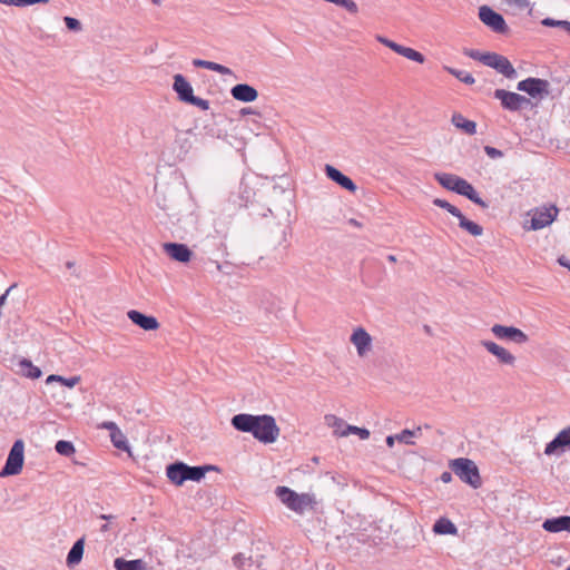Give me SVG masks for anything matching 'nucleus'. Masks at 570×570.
Here are the masks:
<instances>
[{
  "label": "nucleus",
  "instance_id": "f257e3e1",
  "mask_svg": "<svg viewBox=\"0 0 570 570\" xmlns=\"http://www.w3.org/2000/svg\"><path fill=\"white\" fill-rule=\"evenodd\" d=\"M230 424L235 430L250 433L256 440L265 444L275 442L279 435V428L275 419L268 414L239 413L232 417Z\"/></svg>",
  "mask_w": 570,
  "mask_h": 570
},
{
  "label": "nucleus",
  "instance_id": "f03ea898",
  "mask_svg": "<svg viewBox=\"0 0 570 570\" xmlns=\"http://www.w3.org/2000/svg\"><path fill=\"white\" fill-rule=\"evenodd\" d=\"M208 471H218V468L212 464L190 466L183 461H175L166 466L168 480L177 487L186 481L199 482Z\"/></svg>",
  "mask_w": 570,
  "mask_h": 570
},
{
  "label": "nucleus",
  "instance_id": "7ed1b4c3",
  "mask_svg": "<svg viewBox=\"0 0 570 570\" xmlns=\"http://www.w3.org/2000/svg\"><path fill=\"white\" fill-rule=\"evenodd\" d=\"M155 195L157 206L173 219L179 222L181 205L185 199L180 188L171 185L155 186Z\"/></svg>",
  "mask_w": 570,
  "mask_h": 570
},
{
  "label": "nucleus",
  "instance_id": "20e7f679",
  "mask_svg": "<svg viewBox=\"0 0 570 570\" xmlns=\"http://www.w3.org/2000/svg\"><path fill=\"white\" fill-rule=\"evenodd\" d=\"M434 179L445 189L458 195L466 197L475 205L488 208L489 204L484 202L475 190V188L464 178L448 173H435Z\"/></svg>",
  "mask_w": 570,
  "mask_h": 570
},
{
  "label": "nucleus",
  "instance_id": "39448f33",
  "mask_svg": "<svg viewBox=\"0 0 570 570\" xmlns=\"http://www.w3.org/2000/svg\"><path fill=\"white\" fill-rule=\"evenodd\" d=\"M275 494L288 509L301 514L304 513L307 508L313 509V505L316 503L313 494H298L285 485L277 487Z\"/></svg>",
  "mask_w": 570,
  "mask_h": 570
},
{
  "label": "nucleus",
  "instance_id": "423d86ee",
  "mask_svg": "<svg viewBox=\"0 0 570 570\" xmlns=\"http://www.w3.org/2000/svg\"><path fill=\"white\" fill-rule=\"evenodd\" d=\"M450 468L462 482L473 489H479L482 485L479 469L472 460L466 458L454 459L450 462Z\"/></svg>",
  "mask_w": 570,
  "mask_h": 570
},
{
  "label": "nucleus",
  "instance_id": "0eeeda50",
  "mask_svg": "<svg viewBox=\"0 0 570 570\" xmlns=\"http://www.w3.org/2000/svg\"><path fill=\"white\" fill-rule=\"evenodd\" d=\"M24 463V442L18 439L13 442L4 465L0 470V478L17 475L22 471Z\"/></svg>",
  "mask_w": 570,
  "mask_h": 570
},
{
  "label": "nucleus",
  "instance_id": "6e6552de",
  "mask_svg": "<svg viewBox=\"0 0 570 570\" xmlns=\"http://www.w3.org/2000/svg\"><path fill=\"white\" fill-rule=\"evenodd\" d=\"M493 96L501 101L502 108L509 111H520L532 106L530 98L504 89H495Z\"/></svg>",
  "mask_w": 570,
  "mask_h": 570
},
{
  "label": "nucleus",
  "instance_id": "1a4fd4ad",
  "mask_svg": "<svg viewBox=\"0 0 570 570\" xmlns=\"http://www.w3.org/2000/svg\"><path fill=\"white\" fill-rule=\"evenodd\" d=\"M479 19L495 33L505 35L509 32V27L503 16L487 4L479 8Z\"/></svg>",
  "mask_w": 570,
  "mask_h": 570
},
{
  "label": "nucleus",
  "instance_id": "9d476101",
  "mask_svg": "<svg viewBox=\"0 0 570 570\" xmlns=\"http://www.w3.org/2000/svg\"><path fill=\"white\" fill-rule=\"evenodd\" d=\"M484 66L493 68L508 79H515L518 77V72L510 60L497 52L487 51Z\"/></svg>",
  "mask_w": 570,
  "mask_h": 570
},
{
  "label": "nucleus",
  "instance_id": "9b49d317",
  "mask_svg": "<svg viewBox=\"0 0 570 570\" xmlns=\"http://www.w3.org/2000/svg\"><path fill=\"white\" fill-rule=\"evenodd\" d=\"M550 83L546 79L529 77L518 82L517 89L531 98H543L549 95Z\"/></svg>",
  "mask_w": 570,
  "mask_h": 570
},
{
  "label": "nucleus",
  "instance_id": "f8f14e48",
  "mask_svg": "<svg viewBox=\"0 0 570 570\" xmlns=\"http://www.w3.org/2000/svg\"><path fill=\"white\" fill-rule=\"evenodd\" d=\"M491 332L501 341L512 342L515 344H524L529 341V336L515 326L494 324L491 327Z\"/></svg>",
  "mask_w": 570,
  "mask_h": 570
},
{
  "label": "nucleus",
  "instance_id": "ddd939ff",
  "mask_svg": "<svg viewBox=\"0 0 570 570\" xmlns=\"http://www.w3.org/2000/svg\"><path fill=\"white\" fill-rule=\"evenodd\" d=\"M568 450H570V425L558 432V434L546 444L544 454L551 456Z\"/></svg>",
  "mask_w": 570,
  "mask_h": 570
},
{
  "label": "nucleus",
  "instance_id": "4468645a",
  "mask_svg": "<svg viewBox=\"0 0 570 570\" xmlns=\"http://www.w3.org/2000/svg\"><path fill=\"white\" fill-rule=\"evenodd\" d=\"M558 213L559 209L554 205L550 208L535 209L530 219V229L539 230L549 226L557 218Z\"/></svg>",
  "mask_w": 570,
  "mask_h": 570
},
{
  "label": "nucleus",
  "instance_id": "2eb2a0df",
  "mask_svg": "<svg viewBox=\"0 0 570 570\" xmlns=\"http://www.w3.org/2000/svg\"><path fill=\"white\" fill-rule=\"evenodd\" d=\"M490 354L497 357L500 364L514 366L515 356L495 342L483 340L480 343Z\"/></svg>",
  "mask_w": 570,
  "mask_h": 570
},
{
  "label": "nucleus",
  "instance_id": "dca6fc26",
  "mask_svg": "<svg viewBox=\"0 0 570 570\" xmlns=\"http://www.w3.org/2000/svg\"><path fill=\"white\" fill-rule=\"evenodd\" d=\"M165 253L174 261L179 263H188L193 256V252L186 244L165 243L163 245Z\"/></svg>",
  "mask_w": 570,
  "mask_h": 570
},
{
  "label": "nucleus",
  "instance_id": "f3484780",
  "mask_svg": "<svg viewBox=\"0 0 570 570\" xmlns=\"http://www.w3.org/2000/svg\"><path fill=\"white\" fill-rule=\"evenodd\" d=\"M128 318L137 326L145 331H156L160 324L155 316L146 315L139 311L130 309L127 313Z\"/></svg>",
  "mask_w": 570,
  "mask_h": 570
},
{
  "label": "nucleus",
  "instance_id": "a211bd4d",
  "mask_svg": "<svg viewBox=\"0 0 570 570\" xmlns=\"http://www.w3.org/2000/svg\"><path fill=\"white\" fill-rule=\"evenodd\" d=\"M325 174L327 178L340 185L342 188L354 193L357 189L356 184L346 175H344L341 170L335 168L332 165H325Z\"/></svg>",
  "mask_w": 570,
  "mask_h": 570
},
{
  "label": "nucleus",
  "instance_id": "6ab92c4d",
  "mask_svg": "<svg viewBox=\"0 0 570 570\" xmlns=\"http://www.w3.org/2000/svg\"><path fill=\"white\" fill-rule=\"evenodd\" d=\"M173 89L181 102L187 104L194 96L190 82L180 73L174 76Z\"/></svg>",
  "mask_w": 570,
  "mask_h": 570
},
{
  "label": "nucleus",
  "instance_id": "aec40b11",
  "mask_svg": "<svg viewBox=\"0 0 570 570\" xmlns=\"http://www.w3.org/2000/svg\"><path fill=\"white\" fill-rule=\"evenodd\" d=\"M230 95L235 100L242 102H253L258 98L256 88L248 83H237L230 89Z\"/></svg>",
  "mask_w": 570,
  "mask_h": 570
},
{
  "label": "nucleus",
  "instance_id": "412c9836",
  "mask_svg": "<svg viewBox=\"0 0 570 570\" xmlns=\"http://www.w3.org/2000/svg\"><path fill=\"white\" fill-rule=\"evenodd\" d=\"M351 342L355 345L357 354L364 356L371 350L372 337L363 327H357L351 336Z\"/></svg>",
  "mask_w": 570,
  "mask_h": 570
},
{
  "label": "nucleus",
  "instance_id": "4be33fe9",
  "mask_svg": "<svg viewBox=\"0 0 570 570\" xmlns=\"http://www.w3.org/2000/svg\"><path fill=\"white\" fill-rule=\"evenodd\" d=\"M544 531L550 533H558L561 531L570 532V515H560L546 519L542 523Z\"/></svg>",
  "mask_w": 570,
  "mask_h": 570
},
{
  "label": "nucleus",
  "instance_id": "5701e85b",
  "mask_svg": "<svg viewBox=\"0 0 570 570\" xmlns=\"http://www.w3.org/2000/svg\"><path fill=\"white\" fill-rule=\"evenodd\" d=\"M83 549H85V537L79 538L71 547L67 554V566L69 568H72L77 564H79L83 557Z\"/></svg>",
  "mask_w": 570,
  "mask_h": 570
},
{
  "label": "nucleus",
  "instance_id": "b1692460",
  "mask_svg": "<svg viewBox=\"0 0 570 570\" xmlns=\"http://www.w3.org/2000/svg\"><path fill=\"white\" fill-rule=\"evenodd\" d=\"M452 125L463 132L472 136L476 134V122L466 119L462 114L454 112L451 118Z\"/></svg>",
  "mask_w": 570,
  "mask_h": 570
},
{
  "label": "nucleus",
  "instance_id": "393cba45",
  "mask_svg": "<svg viewBox=\"0 0 570 570\" xmlns=\"http://www.w3.org/2000/svg\"><path fill=\"white\" fill-rule=\"evenodd\" d=\"M193 65L197 68H204L207 70H212L215 72H218L223 76H233L234 72L230 68L223 66L220 63L209 61V60H203V59H194Z\"/></svg>",
  "mask_w": 570,
  "mask_h": 570
},
{
  "label": "nucleus",
  "instance_id": "a878e982",
  "mask_svg": "<svg viewBox=\"0 0 570 570\" xmlns=\"http://www.w3.org/2000/svg\"><path fill=\"white\" fill-rule=\"evenodd\" d=\"M114 567L116 570H146L145 562L141 559L126 560L124 558H116Z\"/></svg>",
  "mask_w": 570,
  "mask_h": 570
},
{
  "label": "nucleus",
  "instance_id": "bb28decb",
  "mask_svg": "<svg viewBox=\"0 0 570 570\" xmlns=\"http://www.w3.org/2000/svg\"><path fill=\"white\" fill-rule=\"evenodd\" d=\"M433 532L436 534H456L458 528L455 524L448 518H440L433 524Z\"/></svg>",
  "mask_w": 570,
  "mask_h": 570
},
{
  "label": "nucleus",
  "instance_id": "cd10ccee",
  "mask_svg": "<svg viewBox=\"0 0 570 570\" xmlns=\"http://www.w3.org/2000/svg\"><path fill=\"white\" fill-rule=\"evenodd\" d=\"M456 218L459 219V226L466 230L469 234H471L472 236H481L483 234V227L480 226L479 224L468 219L463 214L462 212H460V215L456 216Z\"/></svg>",
  "mask_w": 570,
  "mask_h": 570
},
{
  "label": "nucleus",
  "instance_id": "c85d7f7f",
  "mask_svg": "<svg viewBox=\"0 0 570 570\" xmlns=\"http://www.w3.org/2000/svg\"><path fill=\"white\" fill-rule=\"evenodd\" d=\"M20 372L23 376L29 379H39L42 375L41 370L38 366H35L31 361L27 358H22L19 362Z\"/></svg>",
  "mask_w": 570,
  "mask_h": 570
},
{
  "label": "nucleus",
  "instance_id": "c756f323",
  "mask_svg": "<svg viewBox=\"0 0 570 570\" xmlns=\"http://www.w3.org/2000/svg\"><path fill=\"white\" fill-rule=\"evenodd\" d=\"M396 53L419 63H423L425 61V57L421 52L402 45H400Z\"/></svg>",
  "mask_w": 570,
  "mask_h": 570
},
{
  "label": "nucleus",
  "instance_id": "7c9ffc66",
  "mask_svg": "<svg viewBox=\"0 0 570 570\" xmlns=\"http://www.w3.org/2000/svg\"><path fill=\"white\" fill-rule=\"evenodd\" d=\"M444 69L465 85H473L475 82L474 77L468 71L459 70L452 67H444Z\"/></svg>",
  "mask_w": 570,
  "mask_h": 570
},
{
  "label": "nucleus",
  "instance_id": "2f4dec72",
  "mask_svg": "<svg viewBox=\"0 0 570 570\" xmlns=\"http://www.w3.org/2000/svg\"><path fill=\"white\" fill-rule=\"evenodd\" d=\"M110 440H111V443L114 444L115 448H117L119 450H122V451H128L129 450L127 438L120 431V429H118L112 434H110Z\"/></svg>",
  "mask_w": 570,
  "mask_h": 570
},
{
  "label": "nucleus",
  "instance_id": "473e14b6",
  "mask_svg": "<svg viewBox=\"0 0 570 570\" xmlns=\"http://www.w3.org/2000/svg\"><path fill=\"white\" fill-rule=\"evenodd\" d=\"M348 434H356L362 440L370 438V431L367 429L347 424L346 428L340 432V436H347Z\"/></svg>",
  "mask_w": 570,
  "mask_h": 570
},
{
  "label": "nucleus",
  "instance_id": "72a5a7b5",
  "mask_svg": "<svg viewBox=\"0 0 570 570\" xmlns=\"http://www.w3.org/2000/svg\"><path fill=\"white\" fill-rule=\"evenodd\" d=\"M55 450L63 456H70L76 452L73 443L66 440H59L55 445Z\"/></svg>",
  "mask_w": 570,
  "mask_h": 570
},
{
  "label": "nucleus",
  "instance_id": "f704fd0d",
  "mask_svg": "<svg viewBox=\"0 0 570 570\" xmlns=\"http://www.w3.org/2000/svg\"><path fill=\"white\" fill-rule=\"evenodd\" d=\"M541 23H542V26L550 27V28L559 27V28L566 30L570 35V21H568V20H556L553 18H544L541 21Z\"/></svg>",
  "mask_w": 570,
  "mask_h": 570
},
{
  "label": "nucleus",
  "instance_id": "c9c22d12",
  "mask_svg": "<svg viewBox=\"0 0 570 570\" xmlns=\"http://www.w3.org/2000/svg\"><path fill=\"white\" fill-rule=\"evenodd\" d=\"M326 2L342 7L352 14H356L358 12V6L353 0H326Z\"/></svg>",
  "mask_w": 570,
  "mask_h": 570
},
{
  "label": "nucleus",
  "instance_id": "e433bc0d",
  "mask_svg": "<svg viewBox=\"0 0 570 570\" xmlns=\"http://www.w3.org/2000/svg\"><path fill=\"white\" fill-rule=\"evenodd\" d=\"M433 204L440 208L445 209L448 213H450L452 216L456 217L460 215V209L455 207L454 205L450 204L448 200L435 198L433 200Z\"/></svg>",
  "mask_w": 570,
  "mask_h": 570
},
{
  "label": "nucleus",
  "instance_id": "4c0bfd02",
  "mask_svg": "<svg viewBox=\"0 0 570 570\" xmlns=\"http://www.w3.org/2000/svg\"><path fill=\"white\" fill-rule=\"evenodd\" d=\"M325 420H326L328 425L334 428V433L337 434L338 436H340V432L343 431L342 428H344V426L346 428L345 422L342 419H340V417H337L335 415H332V414L331 415H326Z\"/></svg>",
  "mask_w": 570,
  "mask_h": 570
},
{
  "label": "nucleus",
  "instance_id": "58836bf2",
  "mask_svg": "<svg viewBox=\"0 0 570 570\" xmlns=\"http://www.w3.org/2000/svg\"><path fill=\"white\" fill-rule=\"evenodd\" d=\"M394 438H396L401 443L413 445L414 441L412 439L415 438V432H410L409 429H405L400 433L394 434Z\"/></svg>",
  "mask_w": 570,
  "mask_h": 570
},
{
  "label": "nucleus",
  "instance_id": "ea45409f",
  "mask_svg": "<svg viewBox=\"0 0 570 570\" xmlns=\"http://www.w3.org/2000/svg\"><path fill=\"white\" fill-rule=\"evenodd\" d=\"M463 53L473 59V60H476V61H480L481 63L484 65V61H485V57H487V51L485 52H482V51H479V50H475V49H468L465 48L463 50Z\"/></svg>",
  "mask_w": 570,
  "mask_h": 570
},
{
  "label": "nucleus",
  "instance_id": "a19ab883",
  "mask_svg": "<svg viewBox=\"0 0 570 570\" xmlns=\"http://www.w3.org/2000/svg\"><path fill=\"white\" fill-rule=\"evenodd\" d=\"M63 21H65L66 27L70 31H80L81 30V22L78 19L72 18V17H65Z\"/></svg>",
  "mask_w": 570,
  "mask_h": 570
},
{
  "label": "nucleus",
  "instance_id": "79ce46f5",
  "mask_svg": "<svg viewBox=\"0 0 570 570\" xmlns=\"http://www.w3.org/2000/svg\"><path fill=\"white\" fill-rule=\"evenodd\" d=\"M187 104L196 106V107L200 108L202 110H208L209 105H210L208 100L197 97L195 95Z\"/></svg>",
  "mask_w": 570,
  "mask_h": 570
},
{
  "label": "nucleus",
  "instance_id": "37998d69",
  "mask_svg": "<svg viewBox=\"0 0 570 570\" xmlns=\"http://www.w3.org/2000/svg\"><path fill=\"white\" fill-rule=\"evenodd\" d=\"M377 41L386 46L394 52H397L400 45L382 36H377Z\"/></svg>",
  "mask_w": 570,
  "mask_h": 570
},
{
  "label": "nucleus",
  "instance_id": "c03bdc74",
  "mask_svg": "<svg viewBox=\"0 0 570 570\" xmlns=\"http://www.w3.org/2000/svg\"><path fill=\"white\" fill-rule=\"evenodd\" d=\"M484 153L492 159L500 158L503 156V153L500 149L492 146H485Z\"/></svg>",
  "mask_w": 570,
  "mask_h": 570
},
{
  "label": "nucleus",
  "instance_id": "a18cd8bd",
  "mask_svg": "<svg viewBox=\"0 0 570 570\" xmlns=\"http://www.w3.org/2000/svg\"><path fill=\"white\" fill-rule=\"evenodd\" d=\"M504 2L509 6L513 4L520 10H524L530 7L529 0H504Z\"/></svg>",
  "mask_w": 570,
  "mask_h": 570
},
{
  "label": "nucleus",
  "instance_id": "49530a36",
  "mask_svg": "<svg viewBox=\"0 0 570 570\" xmlns=\"http://www.w3.org/2000/svg\"><path fill=\"white\" fill-rule=\"evenodd\" d=\"M80 382V376L61 377V384L67 387H73Z\"/></svg>",
  "mask_w": 570,
  "mask_h": 570
},
{
  "label": "nucleus",
  "instance_id": "de8ad7c7",
  "mask_svg": "<svg viewBox=\"0 0 570 570\" xmlns=\"http://www.w3.org/2000/svg\"><path fill=\"white\" fill-rule=\"evenodd\" d=\"M99 428L109 431L110 434H112L115 431L119 429L118 425L112 421H105L99 425Z\"/></svg>",
  "mask_w": 570,
  "mask_h": 570
},
{
  "label": "nucleus",
  "instance_id": "09e8293b",
  "mask_svg": "<svg viewBox=\"0 0 570 570\" xmlns=\"http://www.w3.org/2000/svg\"><path fill=\"white\" fill-rule=\"evenodd\" d=\"M246 561V557L244 556V553H236L234 557H233V563L235 567L237 568H240L244 566Z\"/></svg>",
  "mask_w": 570,
  "mask_h": 570
},
{
  "label": "nucleus",
  "instance_id": "8fccbe9b",
  "mask_svg": "<svg viewBox=\"0 0 570 570\" xmlns=\"http://www.w3.org/2000/svg\"><path fill=\"white\" fill-rule=\"evenodd\" d=\"M239 114H240V116L255 115V116L261 117V112L258 110H255V109L250 108V107L242 108Z\"/></svg>",
  "mask_w": 570,
  "mask_h": 570
},
{
  "label": "nucleus",
  "instance_id": "3c124183",
  "mask_svg": "<svg viewBox=\"0 0 570 570\" xmlns=\"http://www.w3.org/2000/svg\"><path fill=\"white\" fill-rule=\"evenodd\" d=\"M440 480L443 482V483H449L452 481V473L449 472V471H444L442 472L441 476H440Z\"/></svg>",
  "mask_w": 570,
  "mask_h": 570
},
{
  "label": "nucleus",
  "instance_id": "603ef678",
  "mask_svg": "<svg viewBox=\"0 0 570 570\" xmlns=\"http://www.w3.org/2000/svg\"><path fill=\"white\" fill-rule=\"evenodd\" d=\"M61 375H57V374H51L47 377L46 380V383L47 384H50V383H53V382H60L61 383Z\"/></svg>",
  "mask_w": 570,
  "mask_h": 570
},
{
  "label": "nucleus",
  "instance_id": "864d4df0",
  "mask_svg": "<svg viewBox=\"0 0 570 570\" xmlns=\"http://www.w3.org/2000/svg\"><path fill=\"white\" fill-rule=\"evenodd\" d=\"M558 263L561 266H563V267H566V268H568L570 271V261L567 257H564V256L559 257L558 258Z\"/></svg>",
  "mask_w": 570,
  "mask_h": 570
},
{
  "label": "nucleus",
  "instance_id": "5fc2aeb1",
  "mask_svg": "<svg viewBox=\"0 0 570 570\" xmlns=\"http://www.w3.org/2000/svg\"><path fill=\"white\" fill-rule=\"evenodd\" d=\"M32 4L33 0H16V7H28Z\"/></svg>",
  "mask_w": 570,
  "mask_h": 570
},
{
  "label": "nucleus",
  "instance_id": "6e6d98bb",
  "mask_svg": "<svg viewBox=\"0 0 570 570\" xmlns=\"http://www.w3.org/2000/svg\"><path fill=\"white\" fill-rule=\"evenodd\" d=\"M395 441H397V439L394 438V435L386 436V444H387V446L392 448L394 445Z\"/></svg>",
  "mask_w": 570,
  "mask_h": 570
},
{
  "label": "nucleus",
  "instance_id": "4d7b16f0",
  "mask_svg": "<svg viewBox=\"0 0 570 570\" xmlns=\"http://www.w3.org/2000/svg\"><path fill=\"white\" fill-rule=\"evenodd\" d=\"M1 4L16 6V0H0Z\"/></svg>",
  "mask_w": 570,
  "mask_h": 570
},
{
  "label": "nucleus",
  "instance_id": "13d9d810",
  "mask_svg": "<svg viewBox=\"0 0 570 570\" xmlns=\"http://www.w3.org/2000/svg\"><path fill=\"white\" fill-rule=\"evenodd\" d=\"M66 267H67L68 269H73V268L76 267V263H75L73 261H68V262L66 263Z\"/></svg>",
  "mask_w": 570,
  "mask_h": 570
},
{
  "label": "nucleus",
  "instance_id": "bf43d9fd",
  "mask_svg": "<svg viewBox=\"0 0 570 570\" xmlns=\"http://www.w3.org/2000/svg\"><path fill=\"white\" fill-rule=\"evenodd\" d=\"M348 223H350L351 225H353V226H356V227H360V226H361V223H358V222H357L356 219H354V218H351V219L348 220Z\"/></svg>",
  "mask_w": 570,
  "mask_h": 570
},
{
  "label": "nucleus",
  "instance_id": "052dcab7",
  "mask_svg": "<svg viewBox=\"0 0 570 570\" xmlns=\"http://www.w3.org/2000/svg\"><path fill=\"white\" fill-rule=\"evenodd\" d=\"M421 431H422V426H417L414 430H410V432H415V436H419L421 434Z\"/></svg>",
  "mask_w": 570,
  "mask_h": 570
},
{
  "label": "nucleus",
  "instance_id": "680f3d73",
  "mask_svg": "<svg viewBox=\"0 0 570 570\" xmlns=\"http://www.w3.org/2000/svg\"><path fill=\"white\" fill-rule=\"evenodd\" d=\"M387 261L391 262V263H395L396 262V257L394 255H389L387 256Z\"/></svg>",
  "mask_w": 570,
  "mask_h": 570
},
{
  "label": "nucleus",
  "instance_id": "e2e57ef3",
  "mask_svg": "<svg viewBox=\"0 0 570 570\" xmlns=\"http://www.w3.org/2000/svg\"><path fill=\"white\" fill-rule=\"evenodd\" d=\"M108 529H109L108 524L105 523V524L101 525L100 531L101 532H106V531H108Z\"/></svg>",
  "mask_w": 570,
  "mask_h": 570
},
{
  "label": "nucleus",
  "instance_id": "0e129e2a",
  "mask_svg": "<svg viewBox=\"0 0 570 570\" xmlns=\"http://www.w3.org/2000/svg\"><path fill=\"white\" fill-rule=\"evenodd\" d=\"M49 0H33V4L36 3H48Z\"/></svg>",
  "mask_w": 570,
  "mask_h": 570
},
{
  "label": "nucleus",
  "instance_id": "69168bd1",
  "mask_svg": "<svg viewBox=\"0 0 570 570\" xmlns=\"http://www.w3.org/2000/svg\"><path fill=\"white\" fill-rule=\"evenodd\" d=\"M151 2H153L155 6H160V4H161V0H151Z\"/></svg>",
  "mask_w": 570,
  "mask_h": 570
},
{
  "label": "nucleus",
  "instance_id": "338daca9",
  "mask_svg": "<svg viewBox=\"0 0 570 570\" xmlns=\"http://www.w3.org/2000/svg\"><path fill=\"white\" fill-rule=\"evenodd\" d=\"M101 519H105V520H110L112 517L111 515H106V514H102L100 515Z\"/></svg>",
  "mask_w": 570,
  "mask_h": 570
},
{
  "label": "nucleus",
  "instance_id": "774afa93",
  "mask_svg": "<svg viewBox=\"0 0 570 570\" xmlns=\"http://www.w3.org/2000/svg\"><path fill=\"white\" fill-rule=\"evenodd\" d=\"M216 267H217V269H220V264L216 263Z\"/></svg>",
  "mask_w": 570,
  "mask_h": 570
}]
</instances>
